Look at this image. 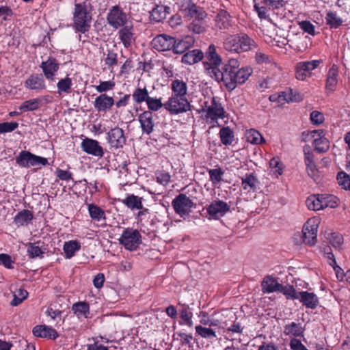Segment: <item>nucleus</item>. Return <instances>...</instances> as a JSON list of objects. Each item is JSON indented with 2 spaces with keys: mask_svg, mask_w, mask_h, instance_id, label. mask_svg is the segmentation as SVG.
<instances>
[{
  "mask_svg": "<svg viewBox=\"0 0 350 350\" xmlns=\"http://www.w3.org/2000/svg\"><path fill=\"white\" fill-rule=\"evenodd\" d=\"M253 70L250 66L239 68V62L235 58H230L223 66L222 71L218 74L217 81H222L226 88L243 84L251 76Z\"/></svg>",
  "mask_w": 350,
  "mask_h": 350,
  "instance_id": "obj_1",
  "label": "nucleus"
},
{
  "mask_svg": "<svg viewBox=\"0 0 350 350\" xmlns=\"http://www.w3.org/2000/svg\"><path fill=\"white\" fill-rule=\"evenodd\" d=\"M187 89H172L173 94L164 103V108L171 115H177L191 109V105L186 98Z\"/></svg>",
  "mask_w": 350,
  "mask_h": 350,
  "instance_id": "obj_2",
  "label": "nucleus"
},
{
  "mask_svg": "<svg viewBox=\"0 0 350 350\" xmlns=\"http://www.w3.org/2000/svg\"><path fill=\"white\" fill-rule=\"evenodd\" d=\"M206 62H204V68L207 74L213 79H218V74L221 72L219 66L221 63V58L216 52L214 44H211L206 52Z\"/></svg>",
  "mask_w": 350,
  "mask_h": 350,
  "instance_id": "obj_3",
  "label": "nucleus"
},
{
  "mask_svg": "<svg viewBox=\"0 0 350 350\" xmlns=\"http://www.w3.org/2000/svg\"><path fill=\"white\" fill-rule=\"evenodd\" d=\"M74 26L77 31L85 33L90 27L92 17L81 4H76L74 12Z\"/></svg>",
  "mask_w": 350,
  "mask_h": 350,
  "instance_id": "obj_4",
  "label": "nucleus"
},
{
  "mask_svg": "<svg viewBox=\"0 0 350 350\" xmlns=\"http://www.w3.org/2000/svg\"><path fill=\"white\" fill-rule=\"evenodd\" d=\"M141 238L142 236L137 229L127 228L123 231L118 241L125 249L133 251L142 243Z\"/></svg>",
  "mask_w": 350,
  "mask_h": 350,
  "instance_id": "obj_5",
  "label": "nucleus"
},
{
  "mask_svg": "<svg viewBox=\"0 0 350 350\" xmlns=\"http://www.w3.org/2000/svg\"><path fill=\"white\" fill-rule=\"evenodd\" d=\"M302 99L303 95L297 91V89H287L269 96L270 101L278 102V106H282L286 103L299 102Z\"/></svg>",
  "mask_w": 350,
  "mask_h": 350,
  "instance_id": "obj_6",
  "label": "nucleus"
},
{
  "mask_svg": "<svg viewBox=\"0 0 350 350\" xmlns=\"http://www.w3.org/2000/svg\"><path fill=\"white\" fill-rule=\"evenodd\" d=\"M107 20L111 27L118 29L126 25L127 15L118 5H115L111 8L107 14Z\"/></svg>",
  "mask_w": 350,
  "mask_h": 350,
  "instance_id": "obj_7",
  "label": "nucleus"
},
{
  "mask_svg": "<svg viewBox=\"0 0 350 350\" xmlns=\"http://www.w3.org/2000/svg\"><path fill=\"white\" fill-rule=\"evenodd\" d=\"M194 204L193 202L183 193L177 196L172 202L175 212L181 217L188 215L190 208H192Z\"/></svg>",
  "mask_w": 350,
  "mask_h": 350,
  "instance_id": "obj_8",
  "label": "nucleus"
},
{
  "mask_svg": "<svg viewBox=\"0 0 350 350\" xmlns=\"http://www.w3.org/2000/svg\"><path fill=\"white\" fill-rule=\"evenodd\" d=\"M233 18L230 12L224 8L217 10L214 18V25L217 29L226 30L232 26Z\"/></svg>",
  "mask_w": 350,
  "mask_h": 350,
  "instance_id": "obj_9",
  "label": "nucleus"
},
{
  "mask_svg": "<svg viewBox=\"0 0 350 350\" xmlns=\"http://www.w3.org/2000/svg\"><path fill=\"white\" fill-rule=\"evenodd\" d=\"M318 225L314 219H308L304 224L302 230V238L304 243L310 246L317 243Z\"/></svg>",
  "mask_w": 350,
  "mask_h": 350,
  "instance_id": "obj_10",
  "label": "nucleus"
},
{
  "mask_svg": "<svg viewBox=\"0 0 350 350\" xmlns=\"http://www.w3.org/2000/svg\"><path fill=\"white\" fill-rule=\"evenodd\" d=\"M320 62H321L319 60H313L297 63L296 65V78L298 80H305L308 77L311 75L312 70L319 66Z\"/></svg>",
  "mask_w": 350,
  "mask_h": 350,
  "instance_id": "obj_11",
  "label": "nucleus"
},
{
  "mask_svg": "<svg viewBox=\"0 0 350 350\" xmlns=\"http://www.w3.org/2000/svg\"><path fill=\"white\" fill-rule=\"evenodd\" d=\"M225 117V111L220 103H217L213 98L211 106L206 110L205 120L208 124L217 123L218 118L223 119Z\"/></svg>",
  "mask_w": 350,
  "mask_h": 350,
  "instance_id": "obj_12",
  "label": "nucleus"
},
{
  "mask_svg": "<svg viewBox=\"0 0 350 350\" xmlns=\"http://www.w3.org/2000/svg\"><path fill=\"white\" fill-rule=\"evenodd\" d=\"M174 43V37L164 33L157 36L151 42L152 48L158 51L172 50Z\"/></svg>",
  "mask_w": 350,
  "mask_h": 350,
  "instance_id": "obj_13",
  "label": "nucleus"
},
{
  "mask_svg": "<svg viewBox=\"0 0 350 350\" xmlns=\"http://www.w3.org/2000/svg\"><path fill=\"white\" fill-rule=\"evenodd\" d=\"M206 211L211 218L218 219L230 211V206L222 200H214L207 206Z\"/></svg>",
  "mask_w": 350,
  "mask_h": 350,
  "instance_id": "obj_14",
  "label": "nucleus"
},
{
  "mask_svg": "<svg viewBox=\"0 0 350 350\" xmlns=\"http://www.w3.org/2000/svg\"><path fill=\"white\" fill-rule=\"evenodd\" d=\"M107 140L111 147L119 148H122L126 144V137L124 131L120 127H115L109 130L107 133Z\"/></svg>",
  "mask_w": 350,
  "mask_h": 350,
  "instance_id": "obj_15",
  "label": "nucleus"
},
{
  "mask_svg": "<svg viewBox=\"0 0 350 350\" xmlns=\"http://www.w3.org/2000/svg\"><path fill=\"white\" fill-rule=\"evenodd\" d=\"M81 146L82 150L89 154L98 157H102L104 154L103 148L96 140L85 138L82 140Z\"/></svg>",
  "mask_w": 350,
  "mask_h": 350,
  "instance_id": "obj_16",
  "label": "nucleus"
},
{
  "mask_svg": "<svg viewBox=\"0 0 350 350\" xmlns=\"http://www.w3.org/2000/svg\"><path fill=\"white\" fill-rule=\"evenodd\" d=\"M103 51L102 60L104 62L106 68L112 69L118 62V48L116 45L107 46L105 49H103Z\"/></svg>",
  "mask_w": 350,
  "mask_h": 350,
  "instance_id": "obj_17",
  "label": "nucleus"
},
{
  "mask_svg": "<svg viewBox=\"0 0 350 350\" xmlns=\"http://www.w3.org/2000/svg\"><path fill=\"white\" fill-rule=\"evenodd\" d=\"M142 133L150 135L152 133L154 127L153 113L150 111H145L138 116Z\"/></svg>",
  "mask_w": 350,
  "mask_h": 350,
  "instance_id": "obj_18",
  "label": "nucleus"
},
{
  "mask_svg": "<svg viewBox=\"0 0 350 350\" xmlns=\"http://www.w3.org/2000/svg\"><path fill=\"white\" fill-rule=\"evenodd\" d=\"M40 67L46 78L49 81H54L55 75L59 67L57 61L54 57H49L47 60L42 62Z\"/></svg>",
  "mask_w": 350,
  "mask_h": 350,
  "instance_id": "obj_19",
  "label": "nucleus"
},
{
  "mask_svg": "<svg viewBox=\"0 0 350 350\" xmlns=\"http://www.w3.org/2000/svg\"><path fill=\"white\" fill-rule=\"evenodd\" d=\"M33 334L36 337L45 338L55 340L59 337L57 332L49 326L45 325H36L33 328Z\"/></svg>",
  "mask_w": 350,
  "mask_h": 350,
  "instance_id": "obj_20",
  "label": "nucleus"
},
{
  "mask_svg": "<svg viewBox=\"0 0 350 350\" xmlns=\"http://www.w3.org/2000/svg\"><path fill=\"white\" fill-rule=\"evenodd\" d=\"M297 299L307 308L315 309L319 305V299L314 293L299 291Z\"/></svg>",
  "mask_w": 350,
  "mask_h": 350,
  "instance_id": "obj_21",
  "label": "nucleus"
},
{
  "mask_svg": "<svg viewBox=\"0 0 350 350\" xmlns=\"http://www.w3.org/2000/svg\"><path fill=\"white\" fill-rule=\"evenodd\" d=\"M118 36L126 48L131 46L135 41L133 25H124L118 32Z\"/></svg>",
  "mask_w": 350,
  "mask_h": 350,
  "instance_id": "obj_22",
  "label": "nucleus"
},
{
  "mask_svg": "<svg viewBox=\"0 0 350 350\" xmlns=\"http://www.w3.org/2000/svg\"><path fill=\"white\" fill-rule=\"evenodd\" d=\"M304 152L308 174L312 178H314L318 173V170L314 161L313 154L310 152V148L308 146H304Z\"/></svg>",
  "mask_w": 350,
  "mask_h": 350,
  "instance_id": "obj_23",
  "label": "nucleus"
},
{
  "mask_svg": "<svg viewBox=\"0 0 350 350\" xmlns=\"http://www.w3.org/2000/svg\"><path fill=\"white\" fill-rule=\"evenodd\" d=\"M194 42L195 40L191 36H186L183 39L175 38V43L172 47V51L174 53L182 54L191 47Z\"/></svg>",
  "mask_w": 350,
  "mask_h": 350,
  "instance_id": "obj_24",
  "label": "nucleus"
},
{
  "mask_svg": "<svg viewBox=\"0 0 350 350\" xmlns=\"http://www.w3.org/2000/svg\"><path fill=\"white\" fill-rule=\"evenodd\" d=\"M261 286L263 293H271L278 292L282 284L272 275H266L261 282Z\"/></svg>",
  "mask_w": 350,
  "mask_h": 350,
  "instance_id": "obj_25",
  "label": "nucleus"
},
{
  "mask_svg": "<svg viewBox=\"0 0 350 350\" xmlns=\"http://www.w3.org/2000/svg\"><path fill=\"white\" fill-rule=\"evenodd\" d=\"M240 53L252 51L257 47L256 42L245 33L238 34Z\"/></svg>",
  "mask_w": 350,
  "mask_h": 350,
  "instance_id": "obj_26",
  "label": "nucleus"
},
{
  "mask_svg": "<svg viewBox=\"0 0 350 350\" xmlns=\"http://www.w3.org/2000/svg\"><path fill=\"white\" fill-rule=\"evenodd\" d=\"M184 11L187 16H190L193 20H204L207 17V13L204 8L194 3L189 4Z\"/></svg>",
  "mask_w": 350,
  "mask_h": 350,
  "instance_id": "obj_27",
  "label": "nucleus"
},
{
  "mask_svg": "<svg viewBox=\"0 0 350 350\" xmlns=\"http://www.w3.org/2000/svg\"><path fill=\"white\" fill-rule=\"evenodd\" d=\"M305 328L301 323L291 322L284 326V334L286 336L296 337H303Z\"/></svg>",
  "mask_w": 350,
  "mask_h": 350,
  "instance_id": "obj_28",
  "label": "nucleus"
},
{
  "mask_svg": "<svg viewBox=\"0 0 350 350\" xmlns=\"http://www.w3.org/2000/svg\"><path fill=\"white\" fill-rule=\"evenodd\" d=\"M33 218V213L27 209L18 212L14 217V223L17 226H27Z\"/></svg>",
  "mask_w": 350,
  "mask_h": 350,
  "instance_id": "obj_29",
  "label": "nucleus"
},
{
  "mask_svg": "<svg viewBox=\"0 0 350 350\" xmlns=\"http://www.w3.org/2000/svg\"><path fill=\"white\" fill-rule=\"evenodd\" d=\"M114 100L112 97L105 94L98 96L94 102V106L99 111H105L109 109L113 105Z\"/></svg>",
  "mask_w": 350,
  "mask_h": 350,
  "instance_id": "obj_30",
  "label": "nucleus"
},
{
  "mask_svg": "<svg viewBox=\"0 0 350 350\" xmlns=\"http://www.w3.org/2000/svg\"><path fill=\"white\" fill-rule=\"evenodd\" d=\"M43 104V98H36L24 101L18 109L21 113L32 111L38 109Z\"/></svg>",
  "mask_w": 350,
  "mask_h": 350,
  "instance_id": "obj_31",
  "label": "nucleus"
},
{
  "mask_svg": "<svg viewBox=\"0 0 350 350\" xmlns=\"http://www.w3.org/2000/svg\"><path fill=\"white\" fill-rule=\"evenodd\" d=\"M258 183V178L254 173L246 174L241 178V187L244 190L255 191Z\"/></svg>",
  "mask_w": 350,
  "mask_h": 350,
  "instance_id": "obj_32",
  "label": "nucleus"
},
{
  "mask_svg": "<svg viewBox=\"0 0 350 350\" xmlns=\"http://www.w3.org/2000/svg\"><path fill=\"white\" fill-rule=\"evenodd\" d=\"M33 154L27 150H22L16 157V163L22 167H32Z\"/></svg>",
  "mask_w": 350,
  "mask_h": 350,
  "instance_id": "obj_33",
  "label": "nucleus"
},
{
  "mask_svg": "<svg viewBox=\"0 0 350 350\" xmlns=\"http://www.w3.org/2000/svg\"><path fill=\"white\" fill-rule=\"evenodd\" d=\"M142 200L143 198L141 197L131 194L122 200L121 202L131 210H141L143 208Z\"/></svg>",
  "mask_w": 350,
  "mask_h": 350,
  "instance_id": "obj_34",
  "label": "nucleus"
},
{
  "mask_svg": "<svg viewBox=\"0 0 350 350\" xmlns=\"http://www.w3.org/2000/svg\"><path fill=\"white\" fill-rule=\"evenodd\" d=\"M204 53L202 51L195 49L189 51L182 57V62L188 64L197 63L202 59Z\"/></svg>",
  "mask_w": 350,
  "mask_h": 350,
  "instance_id": "obj_35",
  "label": "nucleus"
},
{
  "mask_svg": "<svg viewBox=\"0 0 350 350\" xmlns=\"http://www.w3.org/2000/svg\"><path fill=\"white\" fill-rule=\"evenodd\" d=\"M88 209L90 217L96 221H105L106 215L104 210L94 204H89Z\"/></svg>",
  "mask_w": 350,
  "mask_h": 350,
  "instance_id": "obj_36",
  "label": "nucleus"
},
{
  "mask_svg": "<svg viewBox=\"0 0 350 350\" xmlns=\"http://www.w3.org/2000/svg\"><path fill=\"white\" fill-rule=\"evenodd\" d=\"M219 138L222 144L230 146L234 140V135L229 126H223L219 133Z\"/></svg>",
  "mask_w": 350,
  "mask_h": 350,
  "instance_id": "obj_37",
  "label": "nucleus"
},
{
  "mask_svg": "<svg viewBox=\"0 0 350 350\" xmlns=\"http://www.w3.org/2000/svg\"><path fill=\"white\" fill-rule=\"evenodd\" d=\"M72 310L78 318L82 317L88 318L90 314V306L85 301H79L72 305Z\"/></svg>",
  "mask_w": 350,
  "mask_h": 350,
  "instance_id": "obj_38",
  "label": "nucleus"
},
{
  "mask_svg": "<svg viewBox=\"0 0 350 350\" xmlns=\"http://www.w3.org/2000/svg\"><path fill=\"white\" fill-rule=\"evenodd\" d=\"M224 46L228 51L240 53L238 34L228 36L224 42Z\"/></svg>",
  "mask_w": 350,
  "mask_h": 350,
  "instance_id": "obj_39",
  "label": "nucleus"
},
{
  "mask_svg": "<svg viewBox=\"0 0 350 350\" xmlns=\"http://www.w3.org/2000/svg\"><path fill=\"white\" fill-rule=\"evenodd\" d=\"M320 196L321 194L311 195L306 199V204L310 210L319 211L323 209V202H322Z\"/></svg>",
  "mask_w": 350,
  "mask_h": 350,
  "instance_id": "obj_40",
  "label": "nucleus"
},
{
  "mask_svg": "<svg viewBox=\"0 0 350 350\" xmlns=\"http://www.w3.org/2000/svg\"><path fill=\"white\" fill-rule=\"evenodd\" d=\"M326 24L332 29H337L342 24V19L336 12L329 11L325 16Z\"/></svg>",
  "mask_w": 350,
  "mask_h": 350,
  "instance_id": "obj_41",
  "label": "nucleus"
},
{
  "mask_svg": "<svg viewBox=\"0 0 350 350\" xmlns=\"http://www.w3.org/2000/svg\"><path fill=\"white\" fill-rule=\"evenodd\" d=\"M63 249L66 258H70L81 249V244L77 241H69L64 243Z\"/></svg>",
  "mask_w": 350,
  "mask_h": 350,
  "instance_id": "obj_42",
  "label": "nucleus"
},
{
  "mask_svg": "<svg viewBox=\"0 0 350 350\" xmlns=\"http://www.w3.org/2000/svg\"><path fill=\"white\" fill-rule=\"evenodd\" d=\"M313 145L314 150L319 153L326 152L329 148V142L325 137L314 139Z\"/></svg>",
  "mask_w": 350,
  "mask_h": 350,
  "instance_id": "obj_43",
  "label": "nucleus"
},
{
  "mask_svg": "<svg viewBox=\"0 0 350 350\" xmlns=\"http://www.w3.org/2000/svg\"><path fill=\"white\" fill-rule=\"evenodd\" d=\"M166 8L162 5H157L150 12V18L156 22H160L165 18L167 15Z\"/></svg>",
  "mask_w": 350,
  "mask_h": 350,
  "instance_id": "obj_44",
  "label": "nucleus"
},
{
  "mask_svg": "<svg viewBox=\"0 0 350 350\" xmlns=\"http://www.w3.org/2000/svg\"><path fill=\"white\" fill-rule=\"evenodd\" d=\"M188 29L193 33L200 34L206 31L204 20H193L188 25Z\"/></svg>",
  "mask_w": 350,
  "mask_h": 350,
  "instance_id": "obj_45",
  "label": "nucleus"
},
{
  "mask_svg": "<svg viewBox=\"0 0 350 350\" xmlns=\"http://www.w3.org/2000/svg\"><path fill=\"white\" fill-rule=\"evenodd\" d=\"M246 138L248 142L254 144H260L265 142L264 138L260 132L256 129H250L246 133Z\"/></svg>",
  "mask_w": 350,
  "mask_h": 350,
  "instance_id": "obj_46",
  "label": "nucleus"
},
{
  "mask_svg": "<svg viewBox=\"0 0 350 350\" xmlns=\"http://www.w3.org/2000/svg\"><path fill=\"white\" fill-rule=\"evenodd\" d=\"M278 292L282 293L288 299H297L299 292H297L293 286L286 285L280 287Z\"/></svg>",
  "mask_w": 350,
  "mask_h": 350,
  "instance_id": "obj_47",
  "label": "nucleus"
},
{
  "mask_svg": "<svg viewBox=\"0 0 350 350\" xmlns=\"http://www.w3.org/2000/svg\"><path fill=\"white\" fill-rule=\"evenodd\" d=\"M196 334L200 336L202 338L212 339L217 337L215 332L210 328L205 327L202 325H197L195 327Z\"/></svg>",
  "mask_w": 350,
  "mask_h": 350,
  "instance_id": "obj_48",
  "label": "nucleus"
},
{
  "mask_svg": "<svg viewBox=\"0 0 350 350\" xmlns=\"http://www.w3.org/2000/svg\"><path fill=\"white\" fill-rule=\"evenodd\" d=\"M338 68L335 65H333L332 68L329 70L327 80H326V86H336L338 82Z\"/></svg>",
  "mask_w": 350,
  "mask_h": 350,
  "instance_id": "obj_49",
  "label": "nucleus"
},
{
  "mask_svg": "<svg viewBox=\"0 0 350 350\" xmlns=\"http://www.w3.org/2000/svg\"><path fill=\"white\" fill-rule=\"evenodd\" d=\"M210 180L213 185H217L222 180L224 171L220 168L211 169L208 170Z\"/></svg>",
  "mask_w": 350,
  "mask_h": 350,
  "instance_id": "obj_50",
  "label": "nucleus"
},
{
  "mask_svg": "<svg viewBox=\"0 0 350 350\" xmlns=\"http://www.w3.org/2000/svg\"><path fill=\"white\" fill-rule=\"evenodd\" d=\"M262 2L269 10H280L286 6L288 0H262Z\"/></svg>",
  "mask_w": 350,
  "mask_h": 350,
  "instance_id": "obj_51",
  "label": "nucleus"
},
{
  "mask_svg": "<svg viewBox=\"0 0 350 350\" xmlns=\"http://www.w3.org/2000/svg\"><path fill=\"white\" fill-rule=\"evenodd\" d=\"M148 110L150 111H157L161 107H164V103H162L161 98L148 97L146 101Z\"/></svg>",
  "mask_w": 350,
  "mask_h": 350,
  "instance_id": "obj_52",
  "label": "nucleus"
},
{
  "mask_svg": "<svg viewBox=\"0 0 350 350\" xmlns=\"http://www.w3.org/2000/svg\"><path fill=\"white\" fill-rule=\"evenodd\" d=\"M338 184L345 190H350V175L344 172H340L337 175Z\"/></svg>",
  "mask_w": 350,
  "mask_h": 350,
  "instance_id": "obj_53",
  "label": "nucleus"
},
{
  "mask_svg": "<svg viewBox=\"0 0 350 350\" xmlns=\"http://www.w3.org/2000/svg\"><path fill=\"white\" fill-rule=\"evenodd\" d=\"M320 198L323 204H323V208L326 207L334 208L338 206V199L334 196L321 194Z\"/></svg>",
  "mask_w": 350,
  "mask_h": 350,
  "instance_id": "obj_54",
  "label": "nucleus"
},
{
  "mask_svg": "<svg viewBox=\"0 0 350 350\" xmlns=\"http://www.w3.org/2000/svg\"><path fill=\"white\" fill-rule=\"evenodd\" d=\"M164 70L165 72V77L168 79L171 78V88H187V83L185 81L176 78L174 79L172 70L168 68H164Z\"/></svg>",
  "mask_w": 350,
  "mask_h": 350,
  "instance_id": "obj_55",
  "label": "nucleus"
},
{
  "mask_svg": "<svg viewBox=\"0 0 350 350\" xmlns=\"http://www.w3.org/2000/svg\"><path fill=\"white\" fill-rule=\"evenodd\" d=\"M147 89H135L133 94V98L136 103H140L143 101H147L148 98Z\"/></svg>",
  "mask_w": 350,
  "mask_h": 350,
  "instance_id": "obj_56",
  "label": "nucleus"
},
{
  "mask_svg": "<svg viewBox=\"0 0 350 350\" xmlns=\"http://www.w3.org/2000/svg\"><path fill=\"white\" fill-rule=\"evenodd\" d=\"M18 127V123L16 122L0 123V134L12 132Z\"/></svg>",
  "mask_w": 350,
  "mask_h": 350,
  "instance_id": "obj_57",
  "label": "nucleus"
},
{
  "mask_svg": "<svg viewBox=\"0 0 350 350\" xmlns=\"http://www.w3.org/2000/svg\"><path fill=\"white\" fill-rule=\"evenodd\" d=\"M331 245L335 248H340L343 243V237L338 232H333L329 237Z\"/></svg>",
  "mask_w": 350,
  "mask_h": 350,
  "instance_id": "obj_58",
  "label": "nucleus"
},
{
  "mask_svg": "<svg viewBox=\"0 0 350 350\" xmlns=\"http://www.w3.org/2000/svg\"><path fill=\"white\" fill-rule=\"evenodd\" d=\"M27 252L29 256L31 258L40 256L43 254L40 247L36 245V243H29Z\"/></svg>",
  "mask_w": 350,
  "mask_h": 350,
  "instance_id": "obj_59",
  "label": "nucleus"
},
{
  "mask_svg": "<svg viewBox=\"0 0 350 350\" xmlns=\"http://www.w3.org/2000/svg\"><path fill=\"white\" fill-rule=\"evenodd\" d=\"M300 28L305 32L309 33L310 35L314 36L315 35V27L314 25H312L308 21H303L299 23Z\"/></svg>",
  "mask_w": 350,
  "mask_h": 350,
  "instance_id": "obj_60",
  "label": "nucleus"
},
{
  "mask_svg": "<svg viewBox=\"0 0 350 350\" xmlns=\"http://www.w3.org/2000/svg\"><path fill=\"white\" fill-rule=\"evenodd\" d=\"M310 118L312 123L315 125L321 124L325 120L323 114L318 111H312Z\"/></svg>",
  "mask_w": 350,
  "mask_h": 350,
  "instance_id": "obj_61",
  "label": "nucleus"
},
{
  "mask_svg": "<svg viewBox=\"0 0 350 350\" xmlns=\"http://www.w3.org/2000/svg\"><path fill=\"white\" fill-rule=\"evenodd\" d=\"M171 176L168 172H160L157 174V181L161 185H167L170 181Z\"/></svg>",
  "mask_w": 350,
  "mask_h": 350,
  "instance_id": "obj_62",
  "label": "nucleus"
},
{
  "mask_svg": "<svg viewBox=\"0 0 350 350\" xmlns=\"http://www.w3.org/2000/svg\"><path fill=\"white\" fill-rule=\"evenodd\" d=\"M49 165V161L46 158L42 157L33 154L32 167L46 166Z\"/></svg>",
  "mask_w": 350,
  "mask_h": 350,
  "instance_id": "obj_63",
  "label": "nucleus"
},
{
  "mask_svg": "<svg viewBox=\"0 0 350 350\" xmlns=\"http://www.w3.org/2000/svg\"><path fill=\"white\" fill-rule=\"evenodd\" d=\"M193 314L189 311L187 308H183L180 311V318L186 323L189 326L192 325V318Z\"/></svg>",
  "mask_w": 350,
  "mask_h": 350,
  "instance_id": "obj_64",
  "label": "nucleus"
}]
</instances>
